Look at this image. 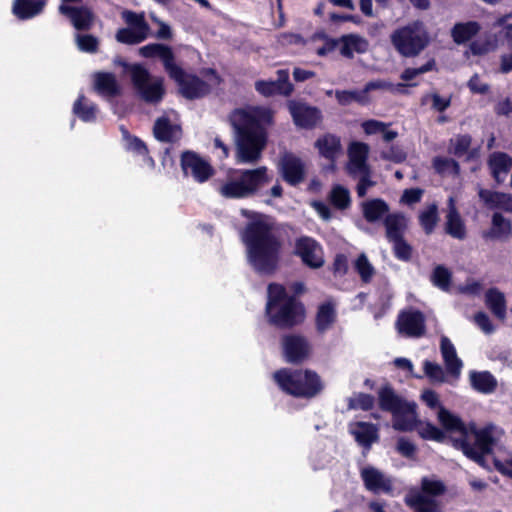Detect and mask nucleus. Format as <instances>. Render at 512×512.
Here are the masks:
<instances>
[{
  "instance_id": "43",
  "label": "nucleus",
  "mask_w": 512,
  "mask_h": 512,
  "mask_svg": "<svg viewBox=\"0 0 512 512\" xmlns=\"http://www.w3.org/2000/svg\"><path fill=\"white\" fill-rule=\"evenodd\" d=\"M446 491L445 484L435 477H424L421 480V494L429 497H436L444 494Z\"/></svg>"
},
{
  "instance_id": "42",
  "label": "nucleus",
  "mask_w": 512,
  "mask_h": 512,
  "mask_svg": "<svg viewBox=\"0 0 512 512\" xmlns=\"http://www.w3.org/2000/svg\"><path fill=\"white\" fill-rule=\"evenodd\" d=\"M438 220V207L436 204L427 206L419 215L420 224L427 234L432 233Z\"/></svg>"
},
{
  "instance_id": "1",
  "label": "nucleus",
  "mask_w": 512,
  "mask_h": 512,
  "mask_svg": "<svg viewBox=\"0 0 512 512\" xmlns=\"http://www.w3.org/2000/svg\"><path fill=\"white\" fill-rule=\"evenodd\" d=\"M421 399L430 408H438L437 419L448 432H459L462 439L455 441V446L470 460L482 467H487L485 458L498 446L504 436V430L494 424L482 428H467L463 421L440 404L438 395L432 390H425Z\"/></svg>"
},
{
  "instance_id": "6",
  "label": "nucleus",
  "mask_w": 512,
  "mask_h": 512,
  "mask_svg": "<svg viewBox=\"0 0 512 512\" xmlns=\"http://www.w3.org/2000/svg\"><path fill=\"white\" fill-rule=\"evenodd\" d=\"M274 379L283 391L297 397L312 398L323 388L319 376L309 370L282 369L274 374Z\"/></svg>"
},
{
  "instance_id": "41",
  "label": "nucleus",
  "mask_w": 512,
  "mask_h": 512,
  "mask_svg": "<svg viewBox=\"0 0 512 512\" xmlns=\"http://www.w3.org/2000/svg\"><path fill=\"white\" fill-rule=\"evenodd\" d=\"M336 317L334 306L330 303L322 304L319 307L317 317H316V323L317 328L320 331L327 330L332 323L334 322Z\"/></svg>"
},
{
  "instance_id": "35",
  "label": "nucleus",
  "mask_w": 512,
  "mask_h": 512,
  "mask_svg": "<svg viewBox=\"0 0 512 512\" xmlns=\"http://www.w3.org/2000/svg\"><path fill=\"white\" fill-rule=\"evenodd\" d=\"M472 139L469 135H458L450 140L449 152L457 157L471 159L477 156L478 150L471 149Z\"/></svg>"
},
{
  "instance_id": "29",
  "label": "nucleus",
  "mask_w": 512,
  "mask_h": 512,
  "mask_svg": "<svg viewBox=\"0 0 512 512\" xmlns=\"http://www.w3.org/2000/svg\"><path fill=\"white\" fill-rule=\"evenodd\" d=\"M379 406L382 410L394 415L407 402L397 395L390 386H384L378 391Z\"/></svg>"
},
{
  "instance_id": "8",
  "label": "nucleus",
  "mask_w": 512,
  "mask_h": 512,
  "mask_svg": "<svg viewBox=\"0 0 512 512\" xmlns=\"http://www.w3.org/2000/svg\"><path fill=\"white\" fill-rule=\"evenodd\" d=\"M129 73L138 95L146 102L157 103L164 95L163 79L152 77L141 65L121 63Z\"/></svg>"
},
{
  "instance_id": "45",
  "label": "nucleus",
  "mask_w": 512,
  "mask_h": 512,
  "mask_svg": "<svg viewBox=\"0 0 512 512\" xmlns=\"http://www.w3.org/2000/svg\"><path fill=\"white\" fill-rule=\"evenodd\" d=\"M148 35L134 28H122L117 31L115 37L120 43L133 45L144 41Z\"/></svg>"
},
{
  "instance_id": "51",
  "label": "nucleus",
  "mask_w": 512,
  "mask_h": 512,
  "mask_svg": "<svg viewBox=\"0 0 512 512\" xmlns=\"http://www.w3.org/2000/svg\"><path fill=\"white\" fill-rule=\"evenodd\" d=\"M75 43L77 48L85 53H96L99 47V40L91 34H76Z\"/></svg>"
},
{
  "instance_id": "33",
  "label": "nucleus",
  "mask_w": 512,
  "mask_h": 512,
  "mask_svg": "<svg viewBox=\"0 0 512 512\" xmlns=\"http://www.w3.org/2000/svg\"><path fill=\"white\" fill-rule=\"evenodd\" d=\"M45 4L43 0H15L12 11L18 18L28 19L39 14Z\"/></svg>"
},
{
  "instance_id": "28",
  "label": "nucleus",
  "mask_w": 512,
  "mask_h": 512,
  "mask_svg": "<svg viewBox=\"0 0 512 512\" xmlns=\"http://www.w3.org/2000/svg\"><path fill=\"white\" fill-rule=\"evenodd\" d=\"M488 166L495 180L500 183L512 166V158L503 152H494L489 156Z\"/></svg>"
},
{
  "instance_id": "34",
  "label": "nucleus",
  "mask_w": 512,
  "mask_h": 512,
  "mask_svg": "<svg viewBox=\"0 0 512 512\" xmlns=\"http://www.w3.org/2000/svg\"><path fill=\"white\" fill-rule=\"evenodd\" d=\"M406 502L415 512H443L439 501L421 493L411 495Z\"/></svg>"
},
{
  "instance_id": "17",
  "label": "nucleus",
  "mask_w": 512,
  "mask_h": 512,
  "mask_svg": "<svg viewBox=\"0 0 512 512\" xmlns=\"http://www.w3.org/2000/svg\"><path fill=\"white\" fill-rule=\"evenodd\" d=\"M59 12L69 18L76 30H89L94 24L95 15L86 6L74 7L68 4H61Z\"/></svg>"
},
{
  "instance_id": "56",
  "label": "nucleus",
  "mask_w": 512,
  "mask_h": 512,
  "mask_svg": "<svg viewBox=\"0 0 512 512\" xmlns=\"http://www.w3.org/2000/svg\"><path fill=\"white\" fill-rule=\"evenodd\" d=\"M395 256L403 261L410 260L412 256V247L403 240V238L391 241Z\"/></svg>"
},
{
  "instance_id": "60",
  "label": "nucleus",
  "mask_w": 512,
  "mask_h": 512,
  "mask_svg": "<svg viewBox=\"0 0 512 512\" xmlns=\"http://www.w3.org/2000/svg\"><path fill=\"white\" fill-rule=\"evenodd\" d=\"M474 321L477 326L486 334H491L495 331L489 316L484 312H478L474 316Z\"/></svg>"
},
{
  "instance_id": "7",
  "label": "nucleus",
  "mask_w": 512,
  "mask_h": 512,
  "mask_svg": "<svg viewBox=\"0 0 512 512\" xmlns=\"http://www.w3.org/2000/svg\"><path fill=\"white\" fill-rule=\"evenodd\" d=\"M390 39L395 49L405 57L418 55L429 43L428 33L419 21L398 28Z\"/></svg>"
},
{
  "instance_id": "4",
  "label": "nucleus",
  "mask_w": 512,
  "mask_h": 512,
  "mask_svg": "<svg viewBox=\"0 0 512 512\" xmlns=\"http://www.w3.org/2000/svg\"><path fill=\"white\" fill-rule=\"evenodd\" d=\"M272 181L265 166L256 169L233 170L218 186L219 194L224 198L241 199L254 195Z\"/></svg>"
},
{
  "instance_id": "53",
  "label": "nucleus",
  "mask_w": 512,
  "mask_h": 512,
  "mask_svg": "<svg viewBox=\"0 0 512 512\" xmlns=\"http://www.w3.org/2000/svg\"><path fill=\"white\" fill-rule=\"evenodd\" d=\"M512 226L510 220L501 214L495 213L492 217V233L496 237H507L511 234Z\"/></svg>"
},
{
  "instance_id": "24",
  "label": "nucleus",
  "mask_w": 512,
  "mask_h": 512,
  "mask_svg": "<svg viewBox=\"0 0 512 512\" xmlns=\"http://www.w3.org/2000/svg\"><path fill=\"white\" fill-rule=\"evenodd\" d=\"M320 156L329 161H334L342 154V144L338 136L333 134H324L320 136L314 143Z\"/></svg>"
},
{
  "instance_id": "22",
  "label": "nucleus",
  "mask_w": 512,
  "mask_h": 512,
  "mask_svg": "<svg viewBox=\"0 0 512 512\" xmlns=\"http://www.w3.org/2000/svg\"><path fill=\"white\" fill-rule=\"evenodd\" d=\"M335 45L339 46L340 54L347 58H352L354 53H365L368 50V41L357 34L344 35L335 41Z\"/></svg>"
},
{
  "instance_id": "14",
  "label": "nucleus",
  "mask_w": 512,
  "mask_h": 512,
  "mask_svg": "<svg viewBox=\"0 0 512 512\" xmlns=\"http://www.w3.org/2000/svg\"><path fill=\"white\" fill-rule=\"evenodd\" d=\"M396 327L399 333L408 337H420L425 332L424 315L417 310H408L398 316Z\"/></svg>"
},
{
  "instance_id": "57",
  "label": "nucleus",
  "mask_w": 512,
  "mask_h": 512,
  "mask_svg": "<svg viewBox=\"0 0 512 512\" xmlns=\"http://www.w3.org/2000/svg\"><path fill=\"white\" fill-rule=\"evenodd\" d=\"M357 177L359 178V183L356 188L357 194L359 197H364L367 194L368 188L375 185V181H373L371 178L370 168L367 169V171L359 172Z\"/></svg>"
},
{
  "instance_id": "18",
  "label": "nucleus",
  "mask_w": 512,
  "mask_h": 512,
  "mask_svg": "<svg viewBox=\"0 0 512 512\" xmlns=\"http://www.w3.org/2000/svg\"><path fill=\"white\" fill-rule=\"evenodd\" d=\"M279 168L282 177L291 185L302 182L305 178V166L300 158L293 154H285L282 156Z\"/></svg>"
},
{
  "instance_id": "9",
  "label": "nucleus",
  "mask_w": 512,
  "mask_h": 512,
  "mask_svg": "<svg viewBox=\"0 0 512 512\" xmlns=\"http://www.w3.org/2000/svg\"><path fill=\"white\" fill-rule=\"evenodd\" d=\"M178 70L179 74L177 76L170 77L177 82L180 93L188 99L202 97L209 92L211 86L219 84V77L214 70L204 71V77L207 78L208 82H204L194 75L185 74L179 66Z\"/></svg>"
},
{
  "instance_id": "32",
  "label": "nucleus",
  "mask_w": 512,
  "mask_h": 512,
  "mask_svg": "<svg viewBox=\"0 0 512 512\" xmlns=\"http://www.w3.org/2000/svg\"><path fill=\"white\" fill-rule=\"evenodd\" d=\"M485 304L499 320L506 319V299L501 291L496 288L489 289L485 294Z\"/></svg>"
},
{
  "instance_id": "20",
  "label": "nucleus",
  "mask_w": 512,
  "mask_h": 512,
  "mask_svg": "<svg viewBox=\"0 0 512 512\" xmlns=\"http://www.w3.org/2000/svg\"><path fill=\"white\" fill-rule=\"evenodd\" d=\"M418 416L416 413V404L414 402H406L397 413L393 415V428L398 431H412L418 424Z\"/></svg>"
},
{
  "instance_id": "61",
  "label": "nucleus",
  "mask_w": 512,
  "mask_h": 512,
  "mask_svg": "<svg viewBox=\"0 0 512 512\" xmlns=\"http://www.w3.org/2000/svg\"><path fill=\"white\" fill-rule=\"evenodd\" d=\"M362 129L367 135H373L377 133H382L386 127H388V124L378 121V120H367L364 121L362 124Z\"/></svg>"
},
{
  "instance_id": "2",
  "label": "nucleus",
  "mask_w": 512,
  "mask_h": 512,
  "mask_svg": "<svg viewBox=\"0 0 512 512\" xmlns=\"http://www.w3.org/2000/svg\"><path fill=\"white\" fill-rule=\"evenodd\" d=\"M272 119V111L259 106L237 108L230 113L229 122L234 130L237 163L254 164L260 160L267 142L264 125L271 124Z\"/></svg>"
},
{
  "instance_id": "39",
  "label": "nucleus",
  "mask_w": 512,
  "mask_h": 512,
  "mask_svg": "<svg viewBox=\"0 0 512 512\" xmlns=\"http://www.w3.org/2000/svg\"><path fill=\"white\" fill-rule=\"evenodd\" d=\"M363 215L369 222L381 219L389 210L388 205L381 199H372L362 204Z\"/></svg>"
},
{
  "instance_id": "58",
  "label": "nucleus",
  "mask_w": 512,
  "mask_h": 512,
  "mask_svg": "<svg viewBox=\"0 0 512 512\" xmlns=\"http://www.w3.org/2000/svg\"><path fill=\"white\" fill-rule=\"evenodd\" d=\"M396 450L403 457L413 458L415 456V454H416L417 447L410 440H408V439H406L404 437H401L397 441Z\"/></svg>"
},
{
  "instance_id": "19",
  "label": "nucleus",
  "mask_w": 512,
  "mask_h": 512,
  "mask_svg": "<svg viewBox=\"0 0 512 512\" xmlns=\"http://www.w3.org/2000/svg\"><path fill=\"white\" fill-rule=\"evenodd\" d=\"M139 54L146 58L158 56L161 58L169 76H177L179 74L178 65L174 62L172 50L167 46L158 43L148 44L139 49Z\"/></svg>"
},
{
  "instance_id": "48",
  "label": "nucleus",
  "mask_w": 512,
  "mask_h": 512,
  "mask_svg": "<svg viewBox=\"0 0 512 512\" xmlns=\"http://www.w3.org/2000/svg\"><path fill=\"white\" fill-rule=\"evenodd\" d=\"M452 274L450 270L442 265L434 268L431 275L432 283L443 291H448L450 288Z\"/></svg>"
},
{
  "instance_id": "47",
  "label": "nucleus",
  "mask_w": 512,
  "mask_h": 512,
  "mask_svg": "<svg viewBox=\"0 0 512 512\" xmlns=\"http://www.w3.org/2000/svg\"><path fill=\"white\" fill-rule=\"evenodd\" d=\"M354 268L359 274L361 280L365 283H368L372 280L375 269L373 265L368 260L367 256L362 253L360 254L354 262Z\"/></svg>"
},
{
  "instance_id": "64",
  "label": "nucleus",
  "mask_w": 512,
  "mask_h": 512,
  "mask_svg": "<svg viewBox=\"0 0 512 512\" xmlns=\"http://www.w3.org/2000/svg\"><path fill=\"white\" fill-rule=\"evenodd\" d=\"M458 291L466 295H479L482 291V285L475 280H468L465 284L458 287Z\"/></svg>"
},
{
  "instance_id": "40",
  "label": "nucleus",
  "mask_w": 512,
  "mask_h": 512,
  "mask_svg": "<svg viewBox=\"0 0 512 512\" xmlns=\"http://www.w3.org/2000/svg\"><path fill=\"white\" fill-rule=\"evenodd\" d=\"M73 112L85 122L93 121L96 118V106L89 103L83 95H80L73 106Z\"/></svg>"
},
{
  "instance_id": "49",
  "label": "nucleus",
  "mask_w": 512,
  "mask_h": 512,
  "mask_svg": "<svg viewBox=\"0 0 512 512\" xmlns=\"http://www.w3.org/2000/svg\"><path fill=\"white\" fill-rule=\"evenodd\" d=\"M494 465L501 474L512 478V454L499 448V452L494 455Z\"/></svg>"
},
{
  "instance_id": "38",
  "label": "nucleus",
  "mask_w": 512,
  "mask_h": 512,
  "mask_svg": "<svg viewBox=\"0 0 512 512\" xmlns=\"http://www.w3.org/2000/svg\"><path fill=\"white\" fill-rule=\"evenodd\" d=\"M480 31V25L475 21L457 23L451 31L455 43L462 44L470 40Z\"/></svg>"
},
{
  "instance_id": "37",
  "label": "nucleus",
  "mask_w": 512,
  "mask_h": 512,
  "mask_svg": "<svg viewBox=\"0 0 512 512\" xmlns=\"http://www.w3.org/2000/svg\"><path fill=\"white\" fill-rule=\"evenodd\" d=\"M384 224L386 228V236L390 242L403 238V233L407 228V219L404 215H388L384 221Z\"/></svg>"
},
{
  "instance_id": "36",
  "label": "nucleus",
  "mask_w": 512,
  "mask_h": 512,
  "mask_svg": "<svg viewBox=\"0 0 512 512\" xmlns=\"http://www.w3.org/2000/svg\"><path fill=\"white\" fill-rule=\"evenodd\" d=\"M94 89L103 96H112L118 92V84L112 73L98 72L93 76Z\"/></svg>"
},
{
  "instance_id": "63",
  "label": "nucleus",
  "mask_w": 512,
  "mask_h": 512,
  "mask_svg": "<svg viewBox=\"0 0 512 512\" xmlns=\"http://www.w3.org/2000/svg\"><path fill=\"white\" fill-rule=\"evenodd\" d=\"M382 157L398 163L405 160L406 153L398 146H391L387 151L382 152Z\"/></svg>"
},
{
  "instance_id": "31",
  "label": "nucleus",
  "mask_w": 512,
  "mask_h": 512,
  "mask_svg": "<svg viewBox=\"0 0 512 512\" xmlns=\"http://www.w3.org/2000/svg\"><path fill=\"white\" fill-rule=\"evenodd\" d=\"M155 137L160 141H175L181 136V128L177 124H172L167 117L157 119L153 129Z\"/></svg>"
},
{
  "instance_id": "15",
  "label": "nucleus",
  "mask_w": 512,
  "mask_h": 512,
  "mask_svg": "<svg viewBox=\"0 0 512 512\" xmlns=\"http://www.w3.org/2000/svg\"><path fill=\"white\" fill-rule=\"evenodd\" d=\"M283 353L287 362L300 363L304 361L310 353L308 341L300 335H288L282 340Z\"/></svg>"
},
{
  "instance_id": "12",
  "label": "nucleus",
  "mask_w": 512,
  "mask_h": 512,
  "mask_svg": "<svg viewBox=\"0 0 512 512\" xmlns=\"http://www.w3.org/2000/svg\"><path fill=\"white\" fill-rule=\"evenodd\" d=\"M288 108L294 123L301 128L311 129L321 122V111L302 102L289 101Z\"/></svg>"
},
{
  "instance_id": "25",
  "label": "nucleus",
  "mask_w": 512,
  "mask_h": 512,
  "mask_svg": "<svg viewBox=\"0 0 512 512\" xmlns=\"http://www.w3.org/2000/svg\"><path fill=\"white\" fill-rule=\"evenodd\" d=\"M440 351L448 373L458 377L461 373L463 363L457 356L453 343L446 336L441 337Z\"/></svg>"
},
{
  "instance_id": "3",
  "label": "nucleus",
  "mask_w": 512,
  "mask_h": 512,
  "mask_svg": "<svg viewBox=\"0 0 512 512\" xmlns=\"http://www.w3.org/2000/svg\"><path fill=\"white\" fill-rule=\"evenodd\" d=\"M246 246L247 259L259 273H272L278 265L282 244L272 222L264 215H254L241 233Z\"/></svg>"
},
{
  "instance_id": "55",
  "label": "nucleus",
  "mask_w": 512,
  "mask_h": 512,
  "mask_svg": "<svg viewBox=\"0 0 512 512\" xmlns=\"http://www.w3.org/2000/svg\"><path fill=\"white\" fill-rule=\"evenodd\" d=\"M424 372L433 382L442 383L445 381L444 370L437 363L426 360L424 362Z\"/></svg>"
},
{
  "instance_id": "11",
  "label": "nucleus",
  "mask_w": 512,
  "mask_h": 512,
  "mask_svg": "<svg viewBox=\"0 0 512 512\" xmlns=\"http://www.w3.org/2000/svg\"><path fill=\"white\" fill-rule=\"evenodd\" d=\"M181 168L185 176H191L199 183L207 181L213 175L209 162L191 151L181 155Z\"/></svg>"
},
{
  "instance_id": "44",
  "label": "nucleus",
  "mask_w": 512,
  "mask_h": 512,
  "mask_svg": "<svg viewBox=\"0 0 512 512\" xmlns=\"http://www.w3.org/2000/svg\"><path fill=\"white\" fill-rule=\"evenodd\" d=\"M415 429L419 436L425 440L441 442L445 438V433L430 422L419 421Z\"/></svg>"
},
{
  "instance_id": "30",
  "label": "nucleus",
  "mask_w": 512,
  "mask_h": 512,
  "mask_svg": "<svg viewBox=\"0 0 512 512\" xmlns=\"http://www.w3.org/2000/svg\"><path fill=\"white\" fill-rule=\"evenodd\" d=\"M469 380L473 389L483 394H490L497 387L496 378L488 371H471Z\"/></svg>"
},
{
  "instance_id": "50",
  "label": "nucleus",
  "mask_w": 512,
  "mask_h": 512,
  "mask_svg": "<svg viewBox=\"0 0 512 512\" xmlns=\"http://www.w3.org/2000/svg\"><path fill=\"white\" fill-rule=\"evenodd\" d=\"M433 167L442 175H457L459 173L458 163L455 160L446 157L434 158Z\"/></svg>"
},
{
  "instance_id": "5",
  "label": "nucleus",
  "mask_w": 512,
  "mask_h": 512,
  "mask_svg": "<svg viewBox=\"0 0 512 512\" xmlns=\"http://www.w3.org/2000/svg\"><path fill=\"white\" fill-rule=\"evenodd\" d=\"M266 313L269 321L277 326H292L303 319L304 309L289 297L283 286L270 284Z\"/></svg>"
},
{
  "instance_id": "62",
  "label": "nucleus",
  "mask_w": 512,
  "mask_h": 512,
  "mask_svg": "<svg viewBox=\"0 0 512 512\" xmlns=\"http://www.w3.org/2000/svg\"><path fill=\"white\" fill-rule=\"evenodd\" d=\"M468 87L473 93L486 94L489 91V85L481 81L478 74H474L468 81Z\"/></svg>"
},
{
  "instance_id": "54",
  "label": "nucleus",
  "mask_w": 512,
  "mask_h": 512,
  "mask_svg": "<svg viewBox=\"0 0 512 512\" xmlns=\"http://www.w3.org/2000/svg\"><path fill=\"white\" fill-rule=\"evenodd\" d=\"M374 405V397L365 394V393H357L348 399V408L353 410H370Z\"/></svg>"
},
{
  "instance_id": "13",
  "label": "nucleus",
  "mask_w": 512,
  "mask_h": 512,
  "mask_svg": "<svg viewBox=\"0 0 512 512\" xmlns=\"http://www.w3.org/2000/svg\"><path fill=\"white\" fill-rule=\"evenodd\" d=\"M255 89L263 96L272 95L289 96L293 92V85L289 82V71L280 69L277 71V80H259L255 82Z\"/></svg>"
},
{
  "instance_id": "10",
  "label": "nucleus",
  "mask_w": 512,
  "mask_h": 512,
  "mask_svg": "<svg viewBox=\"0 0 512 512\" xmlns=\"http://www.w3.org/2000/svg\"><path fill=\"white\" fill-rule=\"evenodd\" d=\"M294 254L301 258L302 262L312 269H318L324 265V253L321 245L313 238L301 236L296 239Z\"/></svg>"
},
{
  "instance_id": "23",
  "label": "nucleus",
  "mask_w": 512,
  "mask_h": 512,
  "mask_svg": "<svg viewBox=\"0 0 512 512\" xmlns=\"http://www.w3.org/2000/svg\"><path fill=\"white\" fill-rule=\"evenodd\" d=\"M445 230L453 238L462 240L466 237L465 224L457 211L456 202L453 197H450L448 200Z\"/></svg>"
},
{
  "instance_id": "59",
  "label": "nucleus",
  "mask_w": 512,
  "mask_h": 512,
  "mask_svg": "<svg viewBox=\"0 0 512 512\" xmlns=\"http://www.w3.org/2000/svg\"><path fill=\"white\" fill-rule=\"evenodd\" d=\"M434 66H435V61L432 59V60L428 61L425 65H423L419 68H407L401 74V79H403L405 81H410L420 74L431 71L434 68Z\"/></svg>"
},
{
  "instance_id": "16",
  "label": "nucleus",
  "mask_w": 512,
  "mask_h": 512,
  "mask_svg": "<svg viewBox=\"0 0 512 512\" xmlns=\"http://www.w3.org/2000/svg\"><path fill=\"white\" fill-rule=\"evenodd\" d=\"M370 148L366 143L363 142H352L348 147V163L346 170L351 176H358L359 172L367 171L369 165L367 164V158Z\"/></svg>"
},
{
  "instance_id": "52",
  "label": "nucleus",
  "mask_w": 512,
  "mask_h": 512,
  "mask_svg": "<svg viewBox=\"0 0 512 512\" xmlns=\"http://www.w3.org/2000/svg\"><path fill=\"white\" fill-rule=\"evenodd\" d=\"M122 18L129 26H131L130 28L149 34L150 28L144 19V14H137L132 11L125 10L122 12Z\"/></svg>"
},
{
  "instance_id": "27",
  "label": "nucleus",
  "mask_w": 512,
  "mask_h": 512,
  "mask_svg": "<svg viewBox=\"0 0 512 512\" xmlns=\"http://www.w3.org/2000/svg\"><path fill=\"white\" fill-rule=\"evenodd\" d=\"M480 199L491 209H500L505 212H512V195L495 192L480 188L478 191Z\"/></svg>"
},
{
  "instance_id": "26",
  "label": "nucleus",
  "mask_w": 512,
  "mask_h": 512,
  "mask_svg": "<svg viewBox=\"0 0 512 512\" xmlns=\"http://www.w3.org/2000/svg\"><path fill=\"white\" fill-rule=\"evenodd\" d=\"M350 432L360 445L368 449L370 448L372 443L378 441L379 439L378 427L371 423H353L350 425Z\"/></svg>"
},
{
  "instance_id": "46",
  "label": "nucleus",
  "mask_w": 512,
  "mask_h": 512,
  "mask_svg": "<svg viewBox=\"0 0 512 512\" xmlns=\"http://www.w3.org/2000/svg\"><path fill=\"white\" fill-rule=\"evenodd\" d=\"M330 200L336 208L344 210L350 206V192L342 185H335L331 190Z\"/></svg>"
},
{
  "instance_id": "21",
  "label": "nucleus",
  "mask_w": 512,
  "mask_h": 512,
  "mask_svg": "<svg viewBox=\"0 0 512 512\" xmlns=\"http://www.w3.org/2000/svg\"><path fill=\"white\" fill-rule=\"evenodd\" d=\"M361 478L366 489L374 493L390 491L391 482L378 469L368 466L361 469Z\"/></svg>"
}]
</instances>
